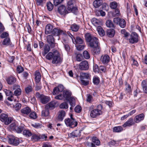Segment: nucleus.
I'll list each match as a JSON object with an SVG mask.
<instances>
[{"mask_svg": "<svg viewBox=\"0 0 147 147\" xmlns=\"http://www.w3.org/2000/svg\"><path fill=\"white\" fill-rule=\"evenodd\" d=\"M86 40L89 43L90 46L92 48L91 52L94 54H97L100 52L98 39L90 33H87L85 35Z\"/></svg>", "mask_w": 147, "mask_h": 147, "instance_id": "f257e3e1", "label": "nucleus"}, {"mask_svg": "<svg viewBox=\"0 0 147 147\" xmlns=\"http://www.w3.org/2000/svg\"><path fill=\"white\" fill-rule=\"evenodd\" d=\"M45 57L48 60H52V63L53 64L61 63L62 61L60 53L57 50L49 52L46 55Z\"/></svg>", "mask_w": 147, "mask_h": 147, "instance_id": "f03ea898", "label": "nucleus"}, {"mask_svg": "<svg viewBox=\"0 0 147 147\" xmlns=\"http://www.w3.org/2000/svg\"><path fill=\"white\" fill-rule=\"evenodd\" d=\"M60 29L57 28L53 29V26L49 24H47L46 26L45 34H48L52 33L54 36H57L58 35L59 32L60 31Z\"/></svg>", "mask_w": 147, "mask_h": 147, "instance_id": "7ed1b4c3", "label": "nucleus"}, {"mask_svg": "<svg viewBox=\"0 0 147 147\" xmlns=\"http://www.w3.org/2000/svg\"><path fill=\"white\" fill-rule=\"evenodd\" d=\"M93 106H91L90 108V115L92 117L95 118L97 116L102 114V112L101 110L102 109V106L101 105H98L96 109H93Z\"/></svg>", "mask_w": 147, "mask_h": 147, "instance_id": "20e7f679", "label": "nucleus"}, {"mask_svg": "<svg viewBox=\"0 0 147 147\" xmlns=\"http://www.w3.org/2000/svg\"><path fill=\"white\" fill-rule=\"evenodd\" d=\"M75 3V0H69L67 1V9L69 12H72L75 13L77 12L78 9L77 7L74 6Z\"/></svg>", "mask_w": 147, "mask_h": 147, "instance_id": "39448f33", "label": "nucleus"}, {"mask_svg": "<svg viewBox=\"0 0 147 147\" xmlns=\"http://www.w3.org/2000/svg\"><path fill=\"white\" fill-rule=\"evenodd\" d=\"M64 122L67 127L71 128L76 127L78 125L77 122L74 119L67 118L64 120Z\"/></svg>", "mask_w": 147, "mask_h": 147, "instance_id": "423d86ee", "label": "nucleus"}, {"mask_svg": "<svg viewBox=\"0 0 147 147\" xmlns=\"http://www.w3.org/2000/svg\"><path fill=\"white\" fill-rule=\"evenodd\" d=\"M138 35L135 32L131 33L130 35V38L129 39V43L131 44H134L138 42Z\"/></svg>", "mask_w": 147, "mask_h": 147, "instance_id": "0eeeda50", "label": "nucleus"}, {"mask_svg": "<svg viewBox=\"0 0 147 147\" xmlns=\"http://www.w3.org/2000/svg\"><path fill=\"white\" fill-rule=\"evenodd\" d=\"M0 120L1 121L4 122L5 124L7 125L11 122V118L8 117L7 115L3 113L0 115Z\"/></svg>", "mask_w": 147, "mask_h": 147, "instance_id": "6e6552de", "label": "nucleus"}, {"mask_svg": "<svg viewBox=\"0 0 147 147\" xmlns=\"http://www.w3.org/2000/svg\"><path fill=\"white\" fill-rule=\"evenodd\" d=\"M8 142L11 144L16 146L20 143L19 139L14 136H9L8 138Z\"/></svg>", "mask_w": 147, "mask_h": 147, "instance_id": "1a4fd4ad", "label": "nucleus"}, {"mask_svg": "<svg viewBox=\"0 0 147 147\" xmlns=\"http://www.w3.org/2000/svg\"><path fill=\"white\" fill-rule=\"evenodd\" d=\"M59 35H62V42L63 44L68 42V36L65 32L60 30V31L59 32L58 36Z\"/></svg>", "mask_w": 147, "mask_h": 147, "instance_id": "9d476101", "label": "nucleus"}, {"mask_svg": "<svg viewBox=\"0 0 147 147\" xmlns=\"http://www.w3.org/2000/svg\"><path fill=\"white\" fill-rule=\"evenodd\" d=\"M47 41L50 46L51 48H53L55 47V40L53 37L51 35H48L47 37Z\"/></svg>", "mask_w": 147, "mask_h": 147, "instance_id": "9b49d317", "label": "nucleus"}, {"mask_svg": "<svg viewBox=\"0 0 147 147\" xmlns=\"http://www.w3.org/2000/svg\"><path fill=\"white\" fill-rule=\"evenodd\" d=\"M89 65L88 62L84 61L81 62L79 64V69L82 70H86L89 69Z\"/></svg>", "mask_w": 147, "mask_h": 147, "instance_id": "f8f14e48", "label": "nucleus"}, {"mask_svg": "<svg viewBox=\"0 0 147 147\" xmlns=\"http://www.w3.org/2000/svg\"><path fill=\"white\" fill-rule=\"evenodd\" d=\"M63 90V86L60 84L54 88L52 93L53 95H56L58 94L60 92H62Z\"/></svg>", "mask_w": 147, "mask_h": 147, "instance_id": "ddd939ff", "label": "nucleus"}, {"mask_svg": "<svg viewBox=\"0 0 147 147\" xmlns=\"http://www.w3.org/2000/svg\"><path fill=\"white\" fill-rule=\"evenodd\" d=\"M58 11L60 14L63 15L70 12L67 9H66L64 5L60 6L58 8Z\"/></svg>", "mask_w": 147, "mask_h": 147, "instance_id": "4468645a", "label": "nucleus"}, {"mask_svg": "<svg viewBox=\"0 0 147 147\" xmlns=\"http://www.w3.org/2000/svg\"><path fill=\"white\" fill-rule=\"evenodd\" d=\"M5 91L6 95L7 96H9L8 97L7 99L9 101H12L14 100V101H16V100L14 99L13 95V94L12 92L9 90H6Z\"/></svg>", "mask_w": 147, "mask_h": 147, "instance_id": "2eb2a0df", "label": "nucleus"}, {"mask_svg": "<svg viewBox=\"0 0 147 147\" xmlns=\"http://www.w3.org/2000/svg\"><path fill=\"white\" fill-rule=\"evenodd\" d=\"M100 60L102 63L105 64H106L109 62L110 58L108 55H105L102 56Z\"/></svg>", "mask_w": 147, "mask_h": 147, "instance_id": "dca6fc26", "label": "nucleus"}, {"mask_svg": "<svg viewBox=\"0 0 147 147\" xmlns=\"http://www.w3.org/2000/svg\"><path fill=\"white\" fill-rule=\"evenodd\" d=\"M145 116L144 114L141 113L135 116L134 119L135 122L136 123H138L141 121L143 120Z\"/></svg>", "mask_w": 147, "mask_h": 147, "instance_id": "f3484780", "label": "nucleus"}, {"mask_svg": "<svg viewBox=\"0 0 147 147\" xmlns=\"http://www.w3.org/2000/svg\"><path fill=\"white\" fill-rule=\"evenodd\" d=\"M66 115L65 112L63 110H60L58 113V120L59 121H62Z\"/></svg>", "mask_w": 147, "mask_h": 147, "instance_id": "a211bd4d", "label": "nucleus"}, {"mask_svg": "<svg viewBox=\"0 0 147 147\" xmlns=\"http://www.w3.org/2000/svg\"><path fill=\"white\" fill-rule=\"evenodd\" d=\"M134 123L133 119L131 118L123 125V126L124 127L127 126L130 127Z\"/></svg>", "mask_w": 147, "mask_h": 147, "instance_id": "6ab92c4d", "label": "nucleus"}, {"mask_svg": "<svg viewBox=\"0 0 147 147\" xmlns=\"http://www.w3.org/2000/svg\"><path fill=\"white\" fill-rule=\"evenodd\" d=\"M50 100L49 97L43 95L42 96L40 100V102L43 104H46Z\"/></svg>", "mask_w": 147, "mask_h": 147, "instance_id": "aec40b11", "label": "nucleus"}, {"mask_svg": "<svg viewBox=\"0 0 147 147\" xmlns=\"http://www.w3.org/2000/svg\"><path fill=\"white\" fill-rule=\"evenodd\" d=\"M56 104V102L55 101H51L46 105V107L48 109L49 108L50 109H53L55 107Z\"/></svg>", "mask_w": 147, "mask_h": 147, "instance_id": "412c9836", "label": "nucleus"}, {"mask_svg": "<svg viewBox=\"0 0 147 147\" xmlns=\"http://www.w3.org/2000/svg\"><path fill=\"white\" fill-rule=\"evenodd\" d=\"M63 93L64 98H65L66 100H68L69 98L71 97V93L69 91L63 90Z\"/></svg>", "mask_w": 147, "mask_h": 147, "instance_id": "4be33fe9", "label": "nucleus"}, {"mask_svg": "<svg viewBox=\"0 0 147 147\" xmlns=\"http://www.w3.org/2000/svg\"><path fill=\"white\" fill-rule=\"evenodd\" d=\"M16 81V79L12 76L9 77L7 79V81L9 84H12L14 83Z\"/></svg>", "mask_w": 147, "mask_h": 147, "instance_id": "5701e85b", "label": "nucleus"}, {"mask_svg": "<svg viewBox=\"0 0 147 147\" xmlns=\"http://www.w3.org/2000/svg\"><path fill=\"white\" fill-rule=\"evenodd\" d=\"M115 34V31L114 29H109L107 31V34L109 37H113Z\"/></svg>", "mask_w": 147, "mask_h": 147, "instance_id": "b1692460", "label": "nucleus"}, {"mask_svg": "<svg viewBox=\"0 0 147 147\" xmlns=\"http://www.w3.org/2000/svg\"><path fill=\"white\" fill-rule=\"evenodd\" d=\"M50 46L48 44H45L44 47V51L42 52V55L45 56L50 50Z\"/></svg>", "mask_w": 147, "mask_h": 147, "instance_id": "393cba45", "label": "nucleus"}, {"mask_svg": "<svg viewBox=\"0 0 147 147\" xmlns=\"http://www.w3.org/2000/svg\"><path fill=\"white\" fill-rule=\"evenodd\" d=\"M2 44L6 46L10 45L12 46L13 45L12 44L10 39L9 38H5L2 42Z\"/></svg>", "mask_w": 147, "mask_h": 147, "instance_id": "a878e982", "label": "nucleus"}, {"mask_svg": "<svg viewBox=\"0 0 147 147\" xmlns=\"http://www.w3.org/2000/svg\"><path fill=\"white\" fill-rule=\"evenodd\" d=\"M142 86L144 92L147 94V81L143 80L142 82Z\"/></svg>", "mask_w": 147, "mask_h": 147, "instance_id": "bb28decb", "label": "nucleus"}, {"mask_svg": "<svg viewBox=\"0 0 147 147\" xmlns=\"http://www.w3.org/2000/svg\"><path fill=\"white\" fill-rule=\"evenodd\" d=\"M74 43L78 44H82L84 42L83 40L79 36H77L76 38H74Z\"/></svg>", "mask_w": 147, "mask_h": 147, "instance_id": "cd10ccee", "label": "nucleus"}, {"mask_svg": "<svg viewBox=\"0 0 147 147\" xmlns=\"http://www.w3.org/2000/svg\"><path fill=\"white\" fill-rule=\"evenodd\" d=\"M25 125L22 124L19 126H17L16 127L15 131L18 133H21L25 129Z\"/></svg>", "mask_w": 147, "mask_h": 147, "instance_id": "c85d7f7f", "label": "nucleus"}, {"mask_svg": "<svg viewBox=\"0 0 147 147\" xmlns=\"http://www.w3.org/2000/svg\"><path fill=\"white\" fill-rule=\"evenodd\" d=\"M31 111L30 109L28 107H26L21 110V113L26 115L28 114Z\"/></svg>", "mask_w": 147, "mask_h": 147, "instance_id": "c756f323", "label": "nucleus"}, {"mask_svg": "<svg viewBox=\"0 0 147 147\" xmlns=\"http://www.w3.org/2000/svg\"><path fill=\"white\" fill-rule=\"evenodd\" d=\"M35 80L36 83H39L40 81L41 75L39 72L36 71L35 74Z\"/></svg>", "mask_w": 147, "mask_h": 147, "instance_id": "7c9ffc66", "label": "nucleus"}, {"mask_svg": "<svg viewBox=\"0 0 147 147\" xmlns=\"http://www.w3.org/2000/svg\"><path fill=\"white\" fill-rule=\"evenodd\" d=\"M67 100L69 102L70 105L71 106L74 107L75 105V100L73 96H71Z\"/></svg>", "mask_w": 147, "mask_h": 147, "instance_id": "2f4dec72", "label": "nucleus"}, {"mask_svg": "<svg viewBox=\"0 0 147 147\" xmlns=\"http://www.w3.org/2000/svg\"><path fill=\"white\" fill-rule=\"evenodd\" d=\"M97 30L99 34L101 36H103L105 35V32L101 27L98 26L97 28Z\"/></svg>", "mask_w": 147, "mask_h": 147, "instance_id": "473e14b6", "label": "nucleus"}, {"mask_svg": "<svg viewBox=\"0 0 147 147\" xmlns=\"http://www.w3.org/2000/svg\"><path fill=\"white\" fill-rule=\"evenodd\" d=\"M102 3V1L101 0H96L94 1L93 5L95 7L97 8L100 6Z\"/></svg>", "mask_w": 147, "mask_h": 147, "instance_id": "72a5a7b5", "label": "nucleus"}, {"mask_svg": "<svg viewBox=\"0 0 147 147\" xmlns=\"http://www.w3.org/2000/svg\"><path fill=\"white\" fill-rule=\"evenodd\" d=\"M49 110L48 108L45 107V109L42 111L41 115L43 117H47L49 115Z\"/></svg>", "mask_w": 147, "mask_h": 147, "instance_id": "f704fd0d", "label": "nucleus"}, {"mask_svg": "<svg viewBox=\"0 0 147 147\" xmlns=\"http://www.w3.org/2000/svg\"><path fill=\"white\" fill-rule=\"evenodd\" d=\"M106 24L108 27L113 28H115L114 24L110 20H107L106 22Z\"/></svg>", "mask_w": 147, "mask_h": 147, "instance_id": "c9c22d12", "label": "nucleus"}, {"mask_svg": "<svg viewBox=\"0 0 147 147\" xmlns=\"http://www.w3.org/2000/svg\"><path fill=\"white\" fill-rule=\"evenodd\" d=\"M70 29L74 32L77 31L79 29V26L76 24H74L70 26Z\"/></svg>", "mask_w": 147, "mask_h": 147, "instance_id": "e433bc0d", "label": "nucleus"}, {"mask_svg": "<svg viewBox=\"0 0 147 147\" xmlns=\"http://www.w3.org/2000/svg\"><path fill=\"white\" fill-rule=\"evenodd\" d=\"M23 134L26 137H30L32 136V132L28 129H24L23 131Z\"/></svg>", "mask_w": 147, "mask_h": 147, "instance_id": "4c0bfd02", "label": "nucleus"}, {"mask_svg": "<svg viewBox=\"0 0 147 147\" xmlns=\"http://www.w3.org/2000/svg\"><path fill=\"white\" fill-rule=\"evenodd\" d=\"M95 144L96 145L99 146L100 144V142L98 138L95 137H93L92 138V142Z\"/></svg>", "mask_w": 147, "mask_h": 147, "instance_id": "58836bf2", "label": "nucleus"}, {"mask_svg": "<svg viewBox=\"0 0 147 147\" xmlns=\"http://www.w3.org/2000/svg\"><path fill=\"white\" fill-rule=\"evenodd\" d=\"M80 131L79 130H77L74 131L71 134V135L72 137H78L80 135Z\"/></svg>", "mask_w": 147, "mask_h": 147, "instance_id": "ea45409f", "label": "nucleus"}, {"mask_svg": "<svg viewBox=\"0 0 147 147\" xmlns=\"http://www.w3.org/2000/svg\"><path fill=\"white\" fill-rule=\"evenodd\" d=\"M96 15L97 16H104L105 15V11H103L101 9H99L97 10L96 11Z\"/></svg>", "mask_w": 147, "mask_h": 147, "instance_id": "a19ab883", "label": "nucleus"}, {"mask_svg": "<svg viewBox=\"0 0 147 147\" xmlns=\"http://www.w3.org/2000/svg\"><path fill=\"white\" fill-rule=\"evenodd\" d=\"M119 24L121 28H123L126 26V22L124 19L121 18V19Z\"/></svg>", "mask_w": 147, "mask_h": 147, "instance_id": "79ce46f5", "label": "nucleus"}, {"mask_svg": "<svg viewBox=\"0 0 147 147\" xmlns=\"http://www.w3.org/2000/svg\"><path fill=\"white\" fill-rule=\"evenodd\" d=\"M32 136L31 139L33 141H37L40 139V136L37 134H32Z\"/></svg>", "mask_w": 147, "mask_h": 147, "instance_id": "37998d69", "label": "nucleus"}, {"mask_svg": "<svg viewBox=\"0 0 147 147\" xmlns=\"http://www.w3.org/2000/svg\"><path fill=\"white\" fill-rule=\"evenodd\" d=\"M123 130L122 127L121 126L115 127L113 129V131L115 132H119Z\"/></svg>", "mask_w": 147, "mask_h": 147, "instance_id": "c03bdc74", "label": "nucleus"}, {"mask_svg": "<svg viewBox=\"0 0 147 147\" xmlns=\"http://www.w3.org/2000/svg\"><path fill=\"white\" fill-rule=\"evenodd\" d=\"M100 82V79L98 76H94L93 78V82L95 85H98Z\"/></svg>", "mask_w": 147, "mask_h": 147, "instance_id": "a18cd8bd", "label": "nucleus"}, {"mask_svg": "<svg viewBox=\"0 0 147 147\" xmlns=\"http://www.w3.org/2000/svg\"><path fill=\"white\" fill-rule=\"evenodd\" d=\"M80 79H83L84 80H87L88 79L89 77V74L86 73H83L82 75L80 76Z\"/></svg>", "mask_w": 147, "mask_h": 147, "instance_id": "49530a36", "label": "nucleus"}, {"mask_svg": "<svg viewBox=\"0 0 147 147\" xmlns=\"http://www.w3.org/2000/svg\"><path fill=\"white\" fill-rule=\"evenodd\" d=\"M47 7L48 10L50 11H51L53 8V4L50 1L47 3Z\"/></svg>", "mask_w": 147, "mask_h": 147, "instance_id": "de8ad7c7", "label": "nucleus"}, {"mask_svg": "<svg viewBox=\"0 0 147 147\" xmlns=\"http://www.w3.org/2000/svg\"><path fill=\"white\" fill-rule=\"evenodd\" d=\"M125 92L127 93H130L132 92V89L131 86L129 84L125 85Z\"/></svg>", "mask_w": 147, "mask_h": 147, "instance_id": "09e8293b", "label": "nucleus"}, {"mask_svg": "<svg viewBox=\"0 0 147 147\" xmlns=\"http://www.w3.org/2000/svg\"><path fill=\"white\" fill-rule=\"evenodd\" d=\"M92 22L93 24L96 26L98 25L100 23V21L95 18L92 19Z\"/></svg>", "mask_w": 147, "mask_h": 147, "instance_id": "8fccbe9b", "label": "nucleus"}, {"mask_svg": "<svg viewBox=\"0 0 147 147\" xmlns=\"http://www.w3.org/2000/svg\"><path fill=\"white\" fill-rule=\"evenodd\" d=\"M117 3L115 1H113L110 3V7L112 9H115L117 7Z\"/></svg>", "mask_w": 147, "mask_h": 147, "instance_id": "3c124183", "label": "nucleus"}, {"mask_svg": "<svg viewBox=\"0 0 147 147\" xmlns=\"http://www.w3.org/2000/svg\"><path fill=\"white\" fill-rule=\"evenodd\" d=\"M59 107L61 109H67L68 107V105L66 102H63L60 105Z\"/></svg>", "mask_w": 147, "mask_h": 147, "instance_id": "603ef678", "label": "nucleus"}, {"mask_svg": "<svg viewBox=\"0 0 147 147\" xmlns=\"http://www.w3.org/2000/svg\"><path fill=\"white\" fill-rule=\"evenodd\" d=\"M29 117L31 119H35L37 118V115L35 112H32L30 113Z\"/></svg>", "mask_w": 147, "mask_h": 147, "instance_id": "864d4df0", "label": "nucleus"}, {"mask_svg": "<svg viewBox=\"0 0 147 147\" xmlns=\"http://www.w3.org/2000/svg\"><path fill=\"white\" fill-rule=\"evenodd\" d=\"M84 57L86 59L90 58V54L87 51H85L83 53Z\"/></svg>", "mask_w": 147, "mask_h": 147, "instance_id": "5fc2aeb1", "label": "nucleus"}, {"mask_svg": "<svg viewBox=\"0 0 147 147\" xmlns=\"http://www.w3.org/2000/svg\"><path fill=\"white\" fill-rule=\"evenodd\" d=\"M22 90L20 89H18L15 90L14 92V94L16 96H18L21 94Z\"/></svg>", "mask_w": 147, "mask_h": 147, "instance_id": "6e6d98bb", "label": "nucleus"}, {"mask_svg": "<svg viewBox=\"0 0 147 147\" xmlns=\"http://www.w3.org/2000/svg\"><path fill=\"white\" fill-rule=\"evenodd\" d=\"M121 33L124 35V37H127L129 35V33L127 32L125 29H122L121 30Z\"/></svg>", "mask_w": 147, "mask_h": 147, "instance_id": "4d7b16f0", "label": "nucleus"}, {"mask_svg": "<svg viewBox=\"0 0 147 147\" xmlns=\"http://www.w3.org/2000/svg\"><path fill=\"white\" fill-rule=\"evenodd\" d=\"M86 96L87 97L86 98L87 101L90 103L91 102L93 99L92 96L91 95L88 94L86 95Z\"/></svg>", "mask_w": 147, "mask_h": 147, "instance_id": "13d9d810", "label": "nucleus"}, {"mask_svg": "<svg viewBox=\"0 0 147 147\" xmlns=\"http://www.w3.org/2000/svg\"><path fill=\"white\" fill-rule=\"evenodd\" d=\"M82 55L81 54H78L76 55V59L77 61H80L82 59Z\"/></svg>", "mask_w": 147, "mask_h": 147, "instance_id": "bf43d9fd", "label": "nucleus"}, {"mask_svg": "<svg viewBox=\"0 0 147 147\" xmlns=\"http://www.w3.org/2000/svg\"><path fill=\"white\" fill-rule=\"evenodd\" d=\"M82 84L84 86H86L89 84V81L83 79H80Z\"/></svg>", "mask_w": 147, "mask_h": 147, "instance_id": "052dcab7", "label": "nucleus"}, {"mask_svg": "<svg viewBox=\"0 0 147 147\" xmlns=\"http://www.w3.org/2000/svg\"><path fill=\"white\" fill-rule=\"evenodd\" d=\"M17 127L16 124L15 123H12L9 125V129L11 130H15L16 129V127Z\"/></svg>", "mask_w": 147, "mask_h": 147, "instance_id": "680f3d73", "label": "nucleus"}, {"mask_svg": "<svg viewBox=\"0 0 147 147\" xmlns=\"http://www.w3.org/2000/svg\"><path fill=\"white\" fill-rule=\"evenodd\" d=\"M63 0H53V3L55 6H57L61 3Z\"/></svg>", "mask_w": 147, "mask_h": 147, "instance_id": "e2e57ef3", "label": "nucleus"}, {"mask_svg": "<svg viewBox=\"0 0 147 147\" xmlns=\"http://www.w3.org/2000/svg\"><path fill=\"white\" fill-rule=\"evenodd\" d=\"M55 98L56 99L60 100H63L64 98L62 94H59L55 96Z\"/></svg>", "mask_w": 147, "mask_h": 147, "instance_id": "0e129e2a", "label": "nucleus"}, {"mask_svg": "<svg viewBox=\"0 0 147 147\" xmlns=\"http://www.w3.org/2000/svg\"><path fill=\"white\" fill-rule=\"evenodd\" d=\"M81 107L79 105H77L75 108V111L77 113H79L81 111Z\"/></svg>", "mask_w": 147, "mask_h": 147, "instance_id": "69168bd1", "label": "nucleus"}, {"mask_svg": "<svg viewBox=\"0 0 147 147\" xmlns=\"http://www.w3.org/2000/svg\"><path fill=\"white\" fill-rule=\"evenodd\" d=\"M9 34L7 32H4L2 33L0 36V37L1 38H7V37L8 36Z\"/></svg>", "mask_w": 147, "mask_h": 147, "instance_id": "338daca9", "label": "nucleus"}, {"mask_svg": "<svg viewBox=\"0 0 147 147\" xmlns=\"http://www.w3.org/2000/svg\"><path fill=\"white\" fill-rule=\"evenodd\" d=\"M25 90L27 93H28L32 91V87L31 86H29L26 88Z\"/></svg>", "mask_w": 147, "mask_h": 147, "instance_id": "774afa93", "label": "nucleus"}]
</instances>
